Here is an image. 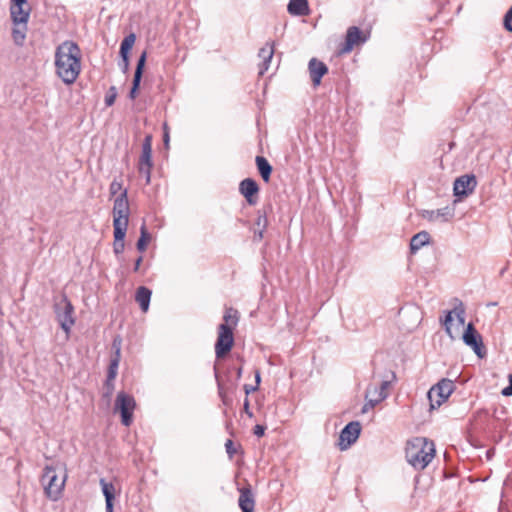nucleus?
<instances>
[{
	"instance_id": "obj_24",
	"label": "nucleus",
	"mask_w": 512,
	"mask_h": 512,
	"mask_svg": "<svg viewBox=\"0 0 512 512\" xmlns=\"http://www.w3.org/2000/svg\"><path fill=\"white\" fill-rule=\"evenodd\" d=\"M287 10L294 16H306L309 14V4L307 0H290Z\"/></svg>"
},
{
	"instance_id": "obj_34",
	"label": "nucleus",
	"mask_w": 512,
	"mask_h": 512,
	"mask_svg": "<svg viewBox=\"0 0 512 512\" xmlns=\"http://www.w3.org/2000/svg\"><path fill=\"white\" fill-rule=\"evenodd\" d=\"M117 97V90L114 86H111L109 88L108 93L105 96V104L106 106H112L115 102V99Z\"/></svg>"
},
{
	"instance_id": "obj_9",
	"label": "nucleus",
	"mask_w": 512,
	"mask_h": 512,
	"mask_svg": "<svg viewBox=\"0 0 512 512\" xmlns=\"http://www.w3.org/2000/svg\"><path fill=\"white\" fill-rule=\"evenodd\" d=\"M73 312L74 307L67 297H64L62 301L55 306L56 318L66 334L70 333L71 327L75 323Z\"/></svg>"
},
{
	"instance_id": "obj_52",
	"label": "nucleus",
	"mask_w": 512,
	"mask_h": 512,
	"mask_svg": "<svg viewBox=\"0 0 512 512\" xmlns=\"http://www.w3.org/2000/svg\"><path fill=\"white\" fill-rule=\"evenodd\" d=\"M508 380H509V385H512V374H509Z\"/></svg>"
},
{
	"instance_id": "obj_53",
	"label": "nucleus",
	"mask_w": 512,
	"mask_h": 512,
	"mask_svg": "<svg viewBox=\"0 0 512 512\" xmlns=\"http://www.w3.org/2000/svg\"><path fill=\"white\" fill-rule=\"evenodd\" d=\"M378 393L373 392L372 397H377Z\"/></svg>"
},
{
	"instance_id": "obj_23",
	"label": "nucleus",
	"mask_w": 512,
	"mask_h": 512,
	"mask_svg": "<svg viewBox=\"0 0 512 512\" xmlns=\"http://www.w3.org/2000/svg\"><path fill=\"white\" fill-rule=\"evenodd\" d=\"M99 484L102 489V493L105 497V509L106 512H113V501L115 499V486L111 482H107L104 478H101Z\"/></svg>"
},
{
	"instance_id": "obj_4",
	"label": "nucleus",
	"mask_w": 512,
	"mask_h": 512,
	"mask_svg": "<svg viewBox=\"0 0 512 512\" xmlns=\"http://www.w3.org/2000/svg\"><path fill=\"white\" fill-rule=\"evenodd\" d=\"M455 389V384L450 379H442L432 386L427 393L431 409H436L444 403Z\"/></svg>"
},
{
	"instance_id": "obj_36",
	"label": "nucleus",
	"mask_w": 512,
	"mask_h": 512,
	"mask_svg": "<svg viewBox=\"0 0 512 512\" xmlns=\"http://www.w3.org/2000/svg\"><path fill=\"white\" fill-rule=\"evenodd\" d=\"M121 344H122V339L120 336H117L113 339V342H112V348L114 349L113 357L121 358Z\"/></svg>"
},
{
	"instance_id": "obj_30",
	"label": "nucleus",
	"mask_w": 512,
	"mask_h": 512,
	"mask_svg": "<svg viewBox=\"0 0 512 512\" xmlns=\"http://www.w3.org/2000/svg\"><path fill=\"white\" fill-rule=\"evenodd\" d=\"M224 323L221 325H228L230 329H234L237 326L239 317L238 311L233 308H227L223 316Z\"/></svg>"
},
{
	"instance_id": "obj_51",
	"label": "nucleus",
	"mask_w": 512,
	"mask_h": 512,
	"mask_svg": "<svg viewBox=\"0 0 512 512\" xmlns=\"http://www.w3.org/2000/svg\"><path fill=\"white\" fill-rule=\"evenodd\" d=\"M168 141H169V135H168L167 132H165V134H164V142H165V144H167Z\"/></svg>"
},
{
	"instance_id": "obj_17",
	"label": "nucleus",
	"mask_w": 512,
	"mask_h": 512,
	"mask_svg": "<svg viewBox=\"0 0 512 512\" xmlns=\"http://www.w3.org/2000/svg\"><path fill=\"white\" fill-rule=\"evenodd\" d=\"M239 191L250 205L257 203L256 194L259 191L258 184L252 178H246L239 184Z\"/></svg>"
},
{
	"instance_id": "obj_8",
	"label": "nucleus",
	"mask_w": 512,
	"mask_h": 512,
	"mask_svg": "<svg viewBox=\"0 0 512 512\" xmlns=\"http://www.w3.org/2000/svg\"><path fill=\"white\" fill-rule=\"evenodd\" d=\"M136 403L132 396L121 391L117 394L115 401V410L121 414V422L124 426H130L132 423V415Z\"/></svg>"
},
{
	"instance_id": "obj_40",
	"label": "nucleus",
	"mask_w": 512,
	"mask_h": 512,
	"mask_svg": "<svg viewBox=\"0 0 512 512\" xmlns=\"http://www.w3.org/2000/svg\"><path fill=\"white\" fill-rule=\"evenodd\" d=\"M253 433L257 436V437H262L265 433V427L262 426V425H256L253 429Z\"/></svg>"
},
{
	"instance_id": "obj_14",
	"label": "nucleus",
	"mask_w": 512,
	"mask_h": 512,
	"mask_svg": "<svg viewBox=\"0 0 512 512\" xmlns=\"http://www.w3.org/2000/svg\"><path fill=\"white\" fill-rule=\"evenodd\" d=\"M463 341L467 346H470L473 349L477 356L483 357L482 338L481 335L476 331L472 323H469L467 325V328L463 334Z\"/></svg>"
},
{
	"instance_id": "obj_20",
	"label": "nucleus",
	"mask_w": 512,
	"mask_h": 512,
	"mask_svg": "<svg viewBox=\"0 0 512 512\" xmlns=\"http://www.w3.org/2000/svg\"><path fill=\"white\" fill-rule=\"evenodd\" d=\"M146 58H147V53H146V51H144L140 55V57L138 59L136 70H135L134 77H133L132 87H131V90H130V93H129V97L132 100L136 98L137 91H138L139 86H140V82H141V78H142V74H143V69H144V66H145Z\"/></svg>"
},
{
	"instance_id": "obj_15",
	"label": "nucleus",
	"mask_w": 512,
	"mask_h": 512,
	"mask_svg": "<svg viewBox=\"0 0 512 512\" xmlns=\"http://www.w3.org/2000/svg\"><path fill=\"white\" fill-rule=\"evenodd\" d=\"M366 41L365 37H362V32L356 26H351L347 29L345 42L340 48L341 54L349 53L353 50L354 46Z\"/></svg>"
},
{
	"instance_id": "obj_7",
	"label": "nucleus",
	"mask_w": 512,
	"mask_h": 512,
	"mask_svg": "<svg viewBox=\"0 0 512 512\" xmlns=\"http://www.w3.org/2000/svg\"><path fill=\"white\" fill-rule=\"evenodd\" d=\"M390 386V381H382L379 387L369 385L365 393L366 403L362 408V412L366 413L370 409H373L377 404L382 402L388 397L387 389Z\"/></svg>"
},
{
	"instance_id": "obj_45",
	"label": "nucleus",
	"mask_w": 512,
	"mask_h": 512,
	"mask_svg": "<svg viewBox=\"0 0 512 512\" xmlns=\"http://www.w3.org/2000/svg\"><path fill=\"white\" fill-rule=\"evenodd\" d=\"M142 260H143V258H142V256H140V257H138V258H137V260L135 261L134 268H133V270H134L135 272H137V271L139 270Z\"/></svg>"
},
{
	"instance_id": "obj_38",
	"label": "nucleus",
	"mask_w": 512,
	"mask_h": 512,
	"mask_svg": "<svg viewBox=\"0 0 512 512\" xmlns=\"http://www.w3.org/2000/svg\"><path fill=\"white\" fill-rule=\"evenodd\" d=\"M225 449H226V452L227 454L229 455L230 458H232L235 453H236V450L234 448V444H233V441L228 439L225 443Z\"/></svg>"
},
{
	"instance_id": "obj_47",
	"label": "nucleus",
	"mask_w": 512,
	"mask_h": 512,
	"mask_svg": "<svg viewBox=\"0 0 512 512\" xmlns=\"http://www.w3.org/2000/svg\"><path fill=\"white\" fill-rule=\"evenodd\" d=\"M504 17H506L507 22H512V6L506 12Z\"/></svg>"
},
{
	"instance_id": "obj_5",
	"label": "nucleus",
	"mask_w": 512,
	"mask_h": 512,
	"mask_svg": "<svg viewBox=\"0 0 512 512\" xmlns=\"http://www.w3.org/2000/svg\"><path fill=\"white\" fill-rule=\"evenodd\" d=\"M129 202L127 190L124 189L114 199L113 204V227H128L129 223Z\"/></svg>"
},
{
	"instance_id": "obj_48",
	"label": "nucleus",
	"mask_w": 512,
	"mask_h": 512,
	"mask_svg": "<svg viewBox=\"0 0 512 512\" xmlns=\"http://www.w3.org/2000/svg\"><path fill=\"white\" fill-rule=\"evenodd\" d=\"M504 26L508 31L512 32V24L511 22H507L506 17H504Z\"/></svg>"
},
{
	"instance_id": "obj_29",
	"label": "nucleus",
	"mask_w": 512,
	"mask_h": 512,
	"mask_svg": "<svg viewBox=\"0 0 512 512\" xmlns=\"http://www.w3.org/2000/svg\"><path fill=\"white\" fill-rule=\"evenodd\" d=\"M15 27L12 30V37L16 45L21 46L26 38L27 22L26 23H15Z\"/></svg>"
},
{
	"instance_id": "obj_26",
	"label": "nucleus",
	"mask_w": 512,
	"mask_h": 512,
	"mask_svg": "<svg viewBox=\"0 0 512 512\" xmlns=\"http://www.w3.org/2000/svg\"><path fill=\"white\" fill-rule=\"evenodd\" d=\"M151 294V290L144 286L139 287L136 291L135 299L144 312L149 308Z\"/></svg>"
},
{
	"instance_id": "obj_28",
	"label": "nucleus",
	"mask_w": 512,
	"mask_h": 512,
	"mask_svg": "<svg viewBox=\"0 0 512 512\" xmlns=\"http://www.w3.org/2000/svg\"><path fill=\"white\" fill-rule=\"evenodd\" d=\"M255 161L262 179L265 182H269L272 173V166L270 165L268 160L263 156H257Z\"/></svg>"
},
{
	"instance_id": "obj_31",
	"label": "nucleus",
	"mask_w": 512,
	"mask_h": 512,
	"mask_svg": "<svg viewBox=\"0 0 512 512\" xmlns=\"http://www.w3.org/2000/svg\"><path fill=\"white\" fill-rule=\"evenodd\" d=\"M136 36L134 33H130L127 35L120 45V55L122 58L126 59V56H128L129 50L132 48V46L135 43Z\"/></svg>"
},
{
	"instance_id": "obj_12",
	"label": "nucleus",
	"mask_w": 512,
	"mask_h": 512,
	"mask_svg": "<svg viewBox=\"0 0 512 512\" xmlns=\"http://www.w3.org/2000/svg\"><path fill=\"white\" fill-rule=\"evenodd\" d=\"M361 432V425L358 421L349 422L341 431L339 436V448L344 451L358 439Z\"/></svg>"
},
{
	"instance_id": "obj_13",
	"label": "nucleus",
	"mask_w": 512,
	"mask_h": 512,
	"mask_svg": "<svg viewBox=\"0 0 512 512\" xmlns=\"http://www.w3.org/2000/svg\"><path fill=\"white\" fill-rule=\"evenodd\" d=\"M31 7L27 0H11L10 14L15 23H26L29 20Z\"/></svg>"
},
{
	"instance_id": "obj_44",
	"label": "nucleus",
	"mask_w": 512,
	"mask_h": 512,
	"mask_svg": "<svg viewBox=\"0 0 512 512\" xmlns=\"http://www.w3.org/2000/svg\"><path fill=\"white\" fill-rule=\"evenodd\" d=\"M264 231H265V229H259V231H258V232H255L254 239H255L256 241H260V240H262V239H263Z\"/></svg>"
},
{
	"instance_id": "obj_18",
	"label": "nucleus",
	"mask_w": 512,
	"mask_h": 512,
	"mask_svg": "<svg viewBox=\"0 0 512 512\" xmlns=\"http://www.w3.org/2000/svg\"><path fill=\"white\" fill-rule=\"evenodd\" d=\"M275 52L274 42H267L258 52V57L261 60L259 63V75L262 76L269 69L270 62Z\"/></svg>"
},
{
	"instance_id": "obj_27",
	"label": "nucleus",
	"mask_w": 512,
	"mask_h": 512,
	"mask_svg": "<svg viewBox=\"0 0 512 512\" xmlns=\"http://www.w3.org/2000/svg\"><path fill=\"white\" fill-rule=\"evenodd\" d=\"M114 228V244L113 250L116 255L121 254L124 251V238L126 235L127 228L125 227H113Z\"/></svg>"
},
{
	"instance_id": "obj_11",
	"label": "nucleus",
	"mask_w": 512,
	"mask_h": 512,
	"mask_svg": "<svg viewBox=\"0 0 512 512\" xmlns=\"http://www.w3.org/2000/svg\"><path fill=\"white\" fill-rule=\"evenodd\" d=\"M477 186V179L474 174L462 175L454 181L453 192L454 196L459 199L467 197L472 194Z\"/></svg>"
},
{
	"instance_id": "obj_49",
	"label": "nucleus",
	"mask_w": 512,
	"mask_h": 512,
	"mask_svg": "<svg viewBox=\"0 0 512 512\" xmlns=\"http://www.w3.org/2000/svg\"><path fill=\"white\" fill-rule=\"evenodd\" d=\"M236 376H237L238 379H240L242 377V367H239L236 370Z\"/></svg>"
},
{
	"instance_id": "obj_42",
	"label": "nucleus",
	"mask_w": 512,
	"mask_h": 512,
	"mask_svg": "<svg viewBox=\"0 0 512 512\" xmlns=\"http://www.w3.org/2000/svg\"><path fill=\"white\" fill-rule=\"evenodd\" d=\"M501 393L503 396H512V384L505 387Z\"/></svg>"
},
{
	"instance_id": "obj_2",
	"label": "nucleus",
	"mask_w": 512,
	"mask_h": 512,
	"mask_svg": "<svg viewBox=\"0 0 512 512\" xmlns=\"http://www.w3.org/2000/svg\"><path fill=\"white\" fill-rule=\"evenodd\" d=\"M435 456L433 441L425 437H415L408 441L405 449L407 462L415 469L422 470L428 466Z\"/></svg>"
},
{
	"instance_id": "obj_43",
	"label": "nucleus",
	"mask_w": 512,
	"mask_h": 512,
	"mask_svg": "<svg viewBox=\"0 0 512 512\" xmlns=\"http://www.w3.org/2000/svg\"><path fill=\"white\" fill-rule=\"evenodd\" d=\"M244 411L245 413L249 416V417H252L253 416V413L250 411V408H249V401L248 399L246 398L245 401H244Z\"/></svg>"
},
{
	"instance_id": "obj_39",
	"label": "nucleus",
	"mask_w": 512,
	"mask_h": 512,
	"mask_svg": "<svg viewBox=\"0 0 512 512\" xmlns=\"http://www.w3.org/2000/svg\"><path fill=\"white\" fill-rule=\"evenodd\" d=\"M105 388H106V392L104 394V397L109 399L114 390V381H111L110 384H108V378H107L105 381Z\"/></svg>"
},
{
	"instance_id": "obj_50",
	"label": "nucleus",
	"mask_w": 512,
	"mask_h": 512,
	"mask_svg": "<svg viewBox=\"0 0 512 512\" xmlns=\"http://www.w3.org/2000/svg\"><path fill=\"white\" fill-rule=\"evenodd\" d=\"M256 385L258 386L260 383V373L257 371L255 375Z\"/></svg>"
},
{
	"instance_id": "obj_22",
	"label": "nucleus",
	"mask_w": 512,
	"mask_h": 512,
	"mask_svg": "<svg viewBox=\"0 0 512 512\" xmlns=\"http://www.w3.org/2000/svg\"><path fill=\"white\" fill-rule=\"evenodd\" d=\"M453 314H455L458 324L460 326H463L464 322H465V310H464L462 304H460L458 307H455V309L453 311L447 312L445 319L443 321V326L445 328V331L451 337H452L451 325H452V321H453V316H452Z\"/></svg>"
},
{
	"instance_id": "obj_25",
	"label": "nucleus",
	"mask_w": 512,
	"mask_h": 512,
	"mask_svg": "<svg viewBox=\"0 0 512 512\" xmlns=\"http://www.w3.org/2000/svg\"><path fill=\"white\" fill-rule=\"evenodd\" d=\"M430 234L427 231H420L415 234L410 240V251L415 254L423 246L429 244Z\"/></svg>"
},
{
	"instance_id": "obj_19",
	"label": "nucleus",
	"mask_w": 512,
	"mask_h": 512,
	"mask_svg": "<svg viewBox=\"0 0 512 512\" xmlns=\"http://www.w3.org/2000/svg\"><path fill=\"white\" fill-rule=\"evenodd\" d=\"M308 68L313 85L318 86L322 77L328 72L326 64L316 58H312L309 61Z\"/></svg>"
},
{
	"instance_id": "obj_10",
	"label": "nucleus",
	"mask_w": 512,
	"mask_h": 512,
	"mask_svg": "<svg viewBox=\"0 0 512 512\" xmlns=\"http://www.w3.org/2000/svg\"><path fill=\"white\" fill-rule=\"evenodd\" d=\"M234 343L233 330L228 325H219L218 337L215 344V354L217 358L225 356L232 348Z\"/></svg>"
},
{
	"instance_id": "obj_41",
	"label": "nucleus",
	"mask_w": 512,
	"mask_h": 512,
	"mask_svg": "<svg viewBox=\"0 0 512 512\" xmlns=\"http://www.w3.org/2000/svg\"><path fill=\"white\" fill-rule=\"evenodd\" d=\"M258 389V386L255 385V386H252V385H244V390H245V393L248 395L250 394L251 392H254Z\"/></svg>"
},
{
	"instance_id": "obj_21",
	"label": "nucleus",
	"mask_w": 512,
	"mask_h": 512,
	"mask_svg": "<svg viewBox=\"0 0 512 512\" xmlns=\"http://www.w3.org/2000/svg\"><path fill=\"white\" fill-rule=\"evenodd\" d=\"M238 505L242 512H254L255 499L252 490L249 487H244L239 490Z\"/></svg>"
},
{
	"instance_id": "obj_46",
	"label": "nucleus",
	"mask_w": 512,
	"mask_h": 512,
	"mask_svg": "<svg viewBox=\"0 0 512 512\" xmlns=\"http://www.w3.org/2000/svg\"><path fill=\"white\" fill-rule=\"evenodd\" d=\"M122 61H123V71L126 72L129 67V57L126 56V59L122 58Z\"/></svg>"
},
{
	"instance_id": "obj_32",
	"label": "nucleus",
	"mask_w": 512,
	"mask_h": 512,
	"mask_svg": "<svg viewBox=\"0 0 512 512\" xmlns=\"http://www.w3.org/2000/svg\"><path fill=\"white\" fill-rule=\"evenodd\" d=\"M149 240H150V234L147 232L145 225H142L141 235L137 241V249L141 252L145 251Z\"/></svg>"
},
{
	"instance_id": "obj_37",
	"label": "nucleus",
	"mask_w": 512,
	"mask_h": 512,
	"mask_svg": "<svg viewBox=\"0 0 512 512\" xmlns=\"http://www.w3.org/2000/svg\"><path fill=\"white\" fill-rule=\"evenodd\" d=\"M124 189H122V183L117 181V180H113L110 184V187H109V192L112 196L114 195H117L118 193L120 194Z\"/></svg>"
},
{
	"instance_id": "obj_3",
	"label": "nucleus",
	"mask_w": 512,
	"mask_h": 512,
	"mask_svg": "<svg viewBox=\"0 0 512 512\" xmlns=\"http://www.w3.org/2000/svg\"><path fill=\"white\" fill-rule=\"evenodd\" d=\"M41 482L46 496L52 501H57L62 496L66 475L62 479H59L55 468L47 465L44 468Z\"/></svg>"
},
{
	"instance_id": "obj_1",
	"label": "nucleus",
	"mask_w": 512,
	"mask_h": 512,
	"mask_svg": "<svg viewBox=\"0 0 512 512\" xmlns=\"http://www.w3.org/2000/svg\"><path fill=\"white\" fill-rule=\"evenodd\" d=\"M56 74L67 84H73L81 72V51L73 41H64L55 52Z\"/></svg>"
},
{
	"instance_id": "obj_33",
	"label": "nucleus",
	"mask_w": 512,
	"mask_h": 512,
	"mask_svg": "<svg viewBox=\"0 0 512 512\" xmlns=\"http://www.w3.org/2000/svg\"><path fill=\"white\" fill-rule=\"evenodd\" d=\"M120 358L113 357L110 361L109 368H108V384H110L111 381H114L117 375L118 366H119Z\"/></svg>"
},
{
	"instance_id": "obj_16",
	"label": "nucleus",
	"mask_w": 512,
	"mask_h": 512,
	"mask_svg": "<svg viewBox=\"0 0 512 512\" xmlns=\"http://www.w3.org/2000/svg\"><path fill=\"white\" fill-rule=\"evenodd\" d=\"M422 215L430 222H449L455 215V209L446 206L436 210H425Z\"/></svg>"
},
{
	"instance_id": "obj_6",
	"label": "nucleus",
	"mask_w": 512,
	"mask_h": 512,
	"mask_svg": "<svg viewBox=\"0 0 512 512\" xmlns=\"http://www.w3.org/2000/svg\"><path fill=\"white\" fill-rule=\"evenodd\" d=\"M152 161V135L145 136L142 143V151L138 162V171L145 177L146 184L151 181Z\"/></svg>"
},
{
	"instance_id": "obj_35",
	"label": "nucleus",
	"mask_w": 512,
	"mask_h": 512,
	"mask_svg": "<svg viewBox=\"0 0 512 512\" xmlns=\"http://www.w3.org/2000/svg\"><path fill=\"white\" fill-rule=\"evenodd\" d=\"M268 224L267 215L265 212L258 211L255 225L260 229H266Z\"/></svg>"
}]
</instances>
